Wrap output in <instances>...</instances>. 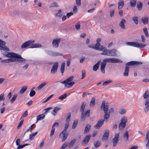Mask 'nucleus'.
I'll use <instances>...</instances> for the list:
<instances>
[{"label":"nucleus","mask_w":149,"mask_h":149,"mask_svg":"<svg viewBox=\"0 0 149 149\" xmlns=\"http://www.w3.org/2000/svg\"><path fill=\"white\" fill-rule=\"evenodd\" d=\"M1 62L3 63H9V58L2 60L1 61Z\"/></svg>","instance_id":"680f3d73"},{"label":"nucleus","mask_w":149,"mask_h":149,"mask_svg":"<svg viewBox=\"0 0 149 149\" xmlns=\"http://www.w3.org/2000/svg\"><path fill=\"white\" fill-rule=\"evenodd\" d=\"M65 65V63L64 62H63L62 64L60 69L61 72L62 74H63L64 72Z\"/></svg>","instance_id":"2f4dec72"},{"label":"nucleus","mask_w":149,"mask_h":149,"mask_svg":"<svg viewBox=\"0 0 149 149\" xmlns=\"http://www.w3.org/2000/svg\"><path fill=\"white\" fill-rule=\"evenodd\" d=\"M109 104L108 103L106 102L104 100L102 101L101 105V109L103 111L104 113V119L103 120L107 121L109 117V113L107 112L108 109Z\"/></svg>","instance_id":"f03ea898"},{"label":"nucleus","mask_w":149,"mask_h":149,"mask_svg":"<svg viewBox=\"0 0 149 149\" xmlns=\"http://www.w3.org/2000/svg\"><path fill=\"white\" fill-rule=\"evenodd\" d=\"M28 115V111H25L24 113H23L22 116L20 118V119H21L22 118L25 117L26 116Z\"/></svg>","instance_id":"bf43d9fd"},{"label":"nucleus","mask_w":149,"mask_h":149,"mask_svg":"<svg viewBox=\"0 0 149 149\" xmlns=\"http://www.w3.org/2000/svg\"><path fill=\"white\" fill-rule=\"evenodd\" d=\"M26 61V60L23 58L19 54L10 52V62H15L23 63Z\"/></svg>","instance_id":"f257e3e1"},{"label":"nucleus","mask_w":149,"mask_h":149,"mask_svg":"<svg viewBox=\"0 0 149 149\" xmlns=\"http://www.w3.org/2000/svg\"><path fill=\"white\" fill-rule=\"evenodd\" d=\"M91 125L89 124H88L86 126L84 130V133H87L88 132L91 128Z\"/></svg>","instance_id":"c85d7f7f"},{"label":"nucleus","mask_w":149,"mask_h":149,"mask_svg":"<svg viewBox=\"0 0 149 149\" xmlns=\"http://www.w3.org/2000/svg\"><path fill=\"white\" fill-rule=\"evenodd\" d=\"M45 52L48 54L52 56L63 55V54L61 53H58L57 52H55L52 51L47 50H46Z\"/></svg>","instance_id":"9d476101"},{"label":"nucleus","mask_w":149,"mask_h":149,"mask_svg":"<svg viewBox=\"0 0 149 149\" xmlns=\"http://www.w3.org/2000/svg\"><path fill=\"white\" fill-rule=\"evenodd\" d=\"M42 47V45L41 44H32L31 47V48H38L40 47Z\"/></svg>","instance_id":"c9c22d12"},{"label":"nucleus","mask_w":149,"mask_h":149,"mask_svg":"<svg viewBox=\"0 0 149 149\" xmlns=\"http://www.w3.org/2000/svg\"><path fill=\"white\" fill-rule=\"evenodd\" d=\"M109 56H116V52L117 51L115 49H109Z\"/></svg>","instance_id":"a211bd4d"},{"label":"nucleus","mask_w":149,"mask_h":149,"mask_svg":"<svg viewBox=\"0 0 149 149\" xmlns=\"http://www.w3.org/2000/svg\"><path fill=\"white\" fill-rule=\"evenodd\" d=\"M58 6V5L55 2H54L51 4L49 6V8H51L53 7H57Z\"/></svg>","instance_id":"49530a36"},{"label":"nucleus","mask_w":149,"mask_h":149,"mask_svg":"<svg viewBox=\"0 0 149 149\" xmlns=\"http://www.w3.org/2000/svg\"><path fill=\"white\" fill-rule=\"evenodd\" d=\"M5 42L0 40V50L4 51H8L9 50V48L5 45Z\"/></svg>","instance_id":"0eeeda50"},{"label":"nucleus","mask_w":149,"mask_h":149,"mask_svg":"<svg viewBox=\"0 0 149 149\" xmlns=\"http://www.w3.org/2000/svg\"><path fill=\"white\" fill-rule=\"evenodd\" d=\"M104 120H99L97 123L96 125L95 126V127L96 129H98L102 126L104 124Z\"/></svg>","instance_id":"6ab92c4d"},{"label":"nucleus","mask_w":149,"mask_h":149,"mask_svg":"<svg viewBox=\"0 0 149 149\" xmlns=\"http://www.w3.org/2000/svg\"><path fill=\"white\" fill-rule=\"evenodd\" d=\"M106 63H104L103 62H102L101 64L100 70L102 72L103 74H104L105 71L104 68L106 65Z\"/></svg>","instance_id":"5701e85b"},{"label":"nucleus","mask_w":149,"mask_h":149,"mask_svg":"<svg viewBox=\"0 0 149 149\" xmlns=\"http://www.w3.org/2000/svg\"><path fill=\"white\" fill-rule=\"evenodd\" d=\"M145 105L146 106V107L144 108V109L145 111L147 113L148 111L149 110V99H148L146 100Z\"/></svg>","instance_id":"aec40b11"},{"label":"nucleus","mask_w":149,"mask_h":149,"mask_svg":"<svg viewBox=\"0 0 149 149\" xmlns=\"http://www.w3.org/2000/svg\"><path fill=\"white\" fill-rule=\"evenodd\" d=\"M109 130H107L104 132L102 137V141H106L108 140L109 136Z\"/></svg>","instance_id":"f3484780"},{"label":"nucleus","mask_w":149,"mask_h":149,"mask_svg":"<svg viewBox=\"0 0 149 149\" xmlns=\"http://www.w3.org/2000/svg\"><path fill=\"white\" fill-rule=\"evenodd\" d=\"M129 67L126 66L125 67V72L123 74L124 76L127 77L128 75V73L129 72Z\"/></svg>","instance_id":"bb28decb"},{"label":"nucleus","mask_w":149,"mask_h":149,"mask_svg":"<svg viewBox=\"0 0 149 149\" xmlns=\"http://www.w3.org/2000/svg\"><path fill=\"white\" fill-rule=\"evenodd\" d=\"M73 76H71L64 81H61V83L64 84L65 86V87L68 88L72 86L75 83L74 81H72L73 80Z\"/></svg>","instance_id":"7ed1b4c3"},{"label":"nucleus","mask_w":149,"mask_h":149,"mask_svg":"<svg viewBox=\"0 0 149 149\" xmlns=\"http://www.w3.org/2000/svg\"><path fill=\"white\" fill-rule=\"evenodd\" d=\"M61 39L60 38L55 39L52 41L53 46L55 48H57L59 45V44L60 42Z\"/></svg>","instance_id":"4468645a"},{"label":"nucleus","mask_w":149,"mask_h":149,"mask_svg":"<svg viewBox=\"0 0 149 149\" xmlns=\"http://www.w3.org/2000/svg\"><path fill=\"white\" fill-rule=\"evenodd\" d=\"M91 137V136L90 135H87L82 141V145L83 146H84L87 144L90 139Z\"/></svg>","instance_id":"dca6fc26"},{"label":"nucleus","mask_w":149,"mask_h":149,"mask_svg":"<svg viewBox=\"0 0 149 149\" xmlns=\"http://www.w3.org/2000/svg\"><path fill=\"white\" fill-rule=\"evenodd\" d=\"M89 47L90 48L95 49L97 50H104V47L101 46L100 43H96L95 46L92 47L91 46L89 45Z\"/></svg>","instance_id":"6e6552de"},{"label":"nucleus","mask_w":149,"mask_h":149,"mask_svg":"<svg viewBox=\"0 0 149 149\" xmlns=\"http://www.w3.org/2000/svg\"><path fill=\"white\" fill-rule=\"evenodd\" d=\"M95 97H93L90 103V106L93 107L95 104Z\"/></svg>","instance_id":"58836bf2"},{"label":"nucleus","mask_w":149,"mask_h":149,"mask_svg":"<svg viewBox=\"0 0 149 149\" xmlns=\"http://www.w3.org/2000/svg\"><path fill=\"white\" fill-rule=\"evenodd\" d=\"M94 145L95 148H97L100 146V143L99 141H95L94 143Z\"/></svg>","instance_id":"3c124183"},{"label":"nucleus","mask_w":149,"mask_h":149,"mask_svg":"<svg viewBox=\"0 0 149 149\" xmlns=\"http://www.w3.org/2000/svg\"><path fill=\"white\" fill-rule=\"evenodd\" d=\"M76 142V140L75 139H73L69 143L68 145V146L69 147H72L75 143Z\"/></svg>","instance_id":"c03bdc74"},{"label":"nucleus","mask_w":149,"mask_h":149,"mask_svg":"<svg viewBox=\"0 0 149 149\" xmlns=\"http://www.w3.org/2000/svg\"><path fill=\"white\" fill-rule=\"evenodd\" d=\"M143 97L144 99L149 98V93L148 90L146 91L144 94Z\"/></svg>","instance_id":"a19ab883"},{"label":"nucleus","mask_w":149,"mask_h":149,"mask_svg":"<svg viewBox=\"0 0 149 149\" xmlns=\"http://www.w3.org/2000/svg\"><path fill=\"white\" fill-rule=\"evenodd\" d=\"M61 109L60 108L57 107H55L53 111L52 112V113L54 115H56L57 114V112L60 110Z\"/></svg>","instance_id":"393cba45"},{"label":"nucleus","mask_w":149,"mask_h":149,"mask_svg":"<svg viewBox=\"0 0 149 149\" xmlns=\"http://www.w3.org/2000/svg\"><path fill=\"white\" fill-rule=\"evenodd\" d=\"M101 51H103V52L101 53V55L109 56V49H106L105 47H104V50H101Z\"/></svg>","instance_id":"a878e982"},{"label":"nucleus","mask_w":149,"mask_h":149,"mask_svg":"<svg viewBox=\"0 0 149 149\" xmlns=\"http://www.w3.org/2000/svg\"><path fill=\"white\" fill-rule=\"evenodd\" d=\"M137 6L139 10H141L142 9V3L141 2H138L137 3Z\"/></svg>","instance_id":"473e14b6"},{"label":"nucleus","mask_w":149,"mask_h":149,"mask_svg":"<svg viewBox=\"0 0 149 149\" xmlns=\"http://www.w3.org/2000/svg\"><path fill=\"white\" fill-rule=\"evenodd\" d=\"M58 67V63L56 62L53 65L51 71V73L52 74H56L57 70Z\"/></svg>","instance_id":"f8f14e48"},{"label":"nucleus","mask_w":149,"mask_h":149,"mask_svg":"<svg viewBox=\"0 0 149 149\" xmlns=\"http://www.w3.org/2000/svg\"><path fill=\"white\" fill-rule=\"evenodd\" d=\"M69 125V123H66L65 125L64 130L63 131H65V132H66V130H67V128H68Z\"/></svg>","instance_id":"e2e57ef3"},{"label":"nucleus","mask_w":149,"mask_h":149,"mask_svg":"<svg viewBox=\"0 0 149 149\" xmlns=\"http://www.w3.org/2000/svg\"><path fill=\"white\" fill-rule=\"evenodd\" d=\"M141 21L144 24H147L148 22V17H144L141 19Z\"/></svg>","instance_id":"cd10ccee"},{"label":"nucleus","mask_w":149,"mask_h":149,"mask_svg":"<svg viewBox=\"0 0 149 149\" xmlns=\"http://www.w3.org/2000/svg\"><path fill=\"white\" fill-rule=\"evenodd\" d=\"M76 29L77 30H79L80 29V24L79 22H78L75 25Z\"/></svg>","instance_id":"4d7b16f0"},{"label":"nucleus","mask_w":149,"mask_h":149,"mask_svg":"<svg viewBox=\"0 0 149 149\" xmlns=\"http://www.w3.org/2000/svg\"><path fill=\"white\" fill-rule=\"evenodd\" d=\"M119 134H120L119 133H117L115 134L114 135V138L112 141L113 143V146L114 147H115L116 146L118 141Z\"/></svg>","instance_id":"1a4fd4ad"},{"label":"nucleus","mask_w":149,"mask_h":149,"mask_svg":"<svg viewBox=\"0 0 149 149\" xmlns=\"http://www.w3.org/2000/svg\"><path fill=\"white\" fill-rule=\"evenodd\" d=\"M130 6L132 7H134L136 3V0H130Z\"/></svg>","instance_id":"7c9ffc66"},{"label":"nucleus","mask_w":149,"mask_h":149,"mask_svg":"<svg viewBox=\"0 0 149 149\" xmlns=\"http://www.w3.org/2000/svg\"><path fill=\"white\" fill-rule=\"evenodd\" d=\"M142 63L141 62L136 61H131L127 63L126 64V65H137L140 64H141Z\"/></svg>","instance_id":"2eb2a0df"},{"label":"nucleus","mask_w":149,"mask_h":149,"mask_svg":"<svg viewBox=\"0 0 149 149\" xmlns=\"http://www.w3.org/2000/svg\"><path fill=\"white\" fill-rule=\"evenodd\" d=\"M146 140H149V131L147 132L145 136ZM145 141H146V140Z\"/></svg>","instance_id":"338daca9"},{"label":"nucleus","mask_w":149,"mask_h":149,"mask_svg":"<svg viewBox=\"0 0 149 149\" xmlns=\"http://www.w3.org/2000/svg\"><path fill=\"white\" fill-rule=\"evenodd\" d=\"M129 132L127 131H125L123 135V138L125 139L126 141H127L129 137Z\"/></svg>","instance_id":"e433bc0d"},{"label":"nucleus","mask_w":149,"mask_h":149,"mask_svg":"<svg viewBox=\"0 0 149 149\" xmlns=\"http://www.w3.org/2000/svg\"><path fill=\"white\" fill-rule=\"evenodd\" d=\"M143 31L146 36L147 37H148L149 35L147 28H143Z\"/></svg>","instance_id":"8fccbe9b"},{"label":"nucleus","mask_w":149,"mask_h":149,"mask_svg":"<svg viewBox=\"0 0 149 149\" xmlns=\"http://www.w3.org/2000/svg\"><path fill=\"white\" fill-rule=\"evenodd\" d=\"M36 94V92L33 90H31L29 93V95L30 97H33Z\"/></svg>","instance_id":"052dcab7"},{"label":"nucleus","mask_w":149,"mask_h":149,"mask_svg":"<svg viewBox=\"0 0 149 149\" xmlns=\"http://www.w3.org/2000/svg\"><path fill=\"white\" fill-rule=\"evenodd\" d=\"M126 112V110L124 109H121L119 110V113L120 114L122 115L125 113Z\"/></svg>","instance_id":"5fc2aeb1"},{"label":"nucleus","mask_w":149,"mask_h":149,"mask_svg":"<svg viewBox=\"0 0 149 149\" xmlns=\"http://www.w3.org/2000/svg\"><path fill=\"white\" fill-rule=\"evenodd\" d=\"M63 13H62V11L61 10H59L56 15L57 16L61 17L63 15Z\"/></svg>","instance_id":"603ef678"},{"label":"nucleus","mask_w":149,"mask_h":149,"mask_svg":"<svg viewBox=\"0 0 149 149\" xmlns=\"http://www.w3.org/2000/svg\"><path fill=\"white\" fill-rule=\"evenodd\" d=\"M126 44L128 45L139 48H144L146 46L145 44L137 42H128L126 43Z\"/></svg>","instance_id":"39448f33"},{"label":"nucleus","mask_w":149,"mask_h":149,"mask_svg":"<svg viewBox=\"0 0 149 149\" xmlns=\"http://www.w3.org/2000/svg\"><path fill=\"white\" fill-rule=\"evenodd\" d=\"M112 81L111 80H108L104 82L102 84L103 85H106L108 84L111 83Z\"/></svg>","instance_id":"0e129e2a"},{"label":"nucleus","mask_w":149,"mask_h":149,"mask_svg":"<svg viewBox=\"0 0 149 149\" xmlns=\"http://www.w3.org/2000/svg\"><path fill=\"white\" fill-rule=\"evenodd\" d=\"M118 8L120 9L123 8L124 5V1L123 0H120L118 1Z\"/></svg>","instance_id":"4be33fe9"},{"label":"nucleus","mask_w":149,"mask_h":149,"mask_svg":"<svg viewBox=\"0 0 149 149\" xmlns=\"http://www.w3.org/2000/svg\"><path fill=\"white\" fill-rule=\"evenodd\" d=\"M76 3L77 6H79L81 5V0H76Z\"/></svg>","instance_id":"774afa93"},{"label":"nucleus","mask_w":149,"mask_h":149,"mask_svg":"<svg viewBox=\"0 0 149 149\" xmlns=\"http://www.w3.org/2000/svg\"><path fill=\"white\" fill-rule=\"evenodd\" d=\"M68 136V134L66 133V132L65 131H63L59 135V136L61 138H62V142L64 141L66 139Z\"/></svg>","instance_id":"ddd939ff"},{"label":"nucleus","mask_w":149,"mask_h":149,"mask_svg":"<svg viewBox=\"0 0 149 149\" xmlns=\"http://www.w3.org/2000/svg\"><path fill=\"white\" fill-rule=\"evenodd\" d=\"M17 96V95H15L10 100V102L13 103L16 100Z\"/></svg>","instance_id":"de8ad7c7"},{"label":"nucleus","mask_w":149,"mask_h":149,"mask_svg":"<svg viewBox=\"0 0 149 149\" xmlns=\"http://www.w3.org/2000/svg\"><path fill=\"white\" fill-rule=\"evenodd\" d=\"M90 110H88L86 111H84L81 112V120L83 121L85 120L86 118L87 117H88L90 116Z\"/></svg>","instance_id":"423d86ee"},{"label":"nucleus","mask_w":149,"mask_h":149,"mask_svg":"<svg viewBox=\"0 0 149 149\" xmlns=\"http://www.w3.org/2000/svg\"><path fill=\"white\" fill-rule=\"evenodd\" d=\"M27 88V87L26 86L22 87L19 91V93L21 94H23L26 90Z\"/></svg>","instance_id":"37998d69"},{"label":"nucleus","mask_w":149,"mask_h":149,"mask_svg":"<svg viewBox=\"0 0 149 149\" xmlns=\"http://www.w3.org/2000/svg\"><path fill=\"white\" fill-rule=\"evenodd\" d=\"M78 122V121L77 120H75L74 121L72 127V129H74L75 128Z\"/></svg>","instance_id":"864d4df0"},{"label":"nucleus","mask_w":149,"mask_h":149,"mask_svg":"<svg viewBox=\"0 0 149 149\" xmlns=\"http://www.w3.org/2000/svg\"><path fill=\"white\" fill-rule=\"evenodd\" d=\"M34 42V40H31L26 41L21 45V48L22 49L26 48L32 45Z\"/></svg>","instance_id":"9b49d317"},{"label":"nucleus","mask_w":149,"mask_h":149,"mask_svg":"<svg viewBox=\"0 0 149 149\" xmlns=\"http://www.w3.org/2000/svg\"><path fill=\"white\" fill-rule=\"evenodd\" d=\"M126 125V124L125 123H123L121 122L119 126L118 127L119 129L121 130L123 129L125 126Z\"/></svg>","instance_id":"ea45409f"},{"label":"nucleus","mask_w":149,"mask_h":149,"mask_svg":"<svg viewBox=\"0 0 149 149\" xmlns=\"http://www.w3.org/2000/svg\"><path fill=\"white\" fill-rule=\"evenodd\" d=\"M45 117V115L43 114L37 116V122L39 120H42Z\"/></svg>","instance_id":"f704fd0d"},{"label":"nucleus","mask_w":149,"mask_h":149,"mask_svg":"<svg viewBox=\"0 0 149 149\" xmlns=\"http://www.w3.org/2000/svg\"><path fill=\"white\" fill-rule=\"evenodd\" d=\"M102 62L105 63H122V62L119 59L113 58H104Z\"/></svg>","instance_id":"20e7f679"},{"label":"nucleus","mask_w":149,"mask_h":149,"mask_svg":"<svg viewBox=\"0 0 149 149\" xmlns=\"http://www.w3.org/2000/svg\"><path fill=\"white\" fill-rule=\"evenodd\" d=\"M126 22V20L124 19H122L119 24V25L122 29H124L125 27V24Z\"/></svg>","instance_id":"b1692460"},{"label":"nucleus","mask_w":149,"mask_h":149,"mask_svg":"<svg viewBox=\"0 0 149 149\" xmlns=\"http://www.w3.org/2000/svg\"><path fill=\"white\" fill-rule=\"evenodd\" d=\"M100 63V61L98 62L97 63L95 64L93 67V70L94 71H96L98 69Z\"/></svg>","instance_id":"c756f323"},{"label":"nucleus","mask_w":149,"mask_h":149,"mask_svg":"<svg viewBox=\"0 0 149 149\" xmlns=\"http://www.w3.org/2000/svg\"><path fill=\"white\" fill-rule=\"evenodd\" d=\"M68 116L67 117L66 120V123H69V122L70 120L71 115L70 113H68Z\"/></svg>","instance_id":"6e6d98bb"},{"label":"nucleus","mask_w":149,"mask_h":149,"mask_svg":"<svg viewBox=\"0 0 149 149\" xmlns=\"http://www.w3.org/2000/svg\"><path fill=\"white\" fill-rule=\"evenodd\" d=\"M47 84V82L46 81L43 82L42 83L38 86L36 89L37 91H39L41 90L43 87L45 86Z\"/></svg>","instance_id":"412c9836"},{"label":"nucleus","mask_w":149,"mask_h":149,"mask_svg":"<svg viewBox=\"0 0 149 149\" xmlns=\"http://www.w3.org/2000/svg\"><path fill=\"white\" fill-rule=\"evenodd\" d=\"M67 97V95L65 93L61 95L60 97H59L58 98V99L60 100H63L65 99Z\"/></svg>","instance_id":"09e8293b"},{"label":"nucleus","mask_w":149,"mask_h":149,"mask_svg":"<svg viewBox=\"0 0 149 149\" xmlns=\"http://www.w3.org/2000/svg\"><path fill=\"white\" fill-rule=\"evenodd\" d=\"M86 103L85 102H83L80 107V111L81 112H84V110L85 108Z\"/></svg>","instance_id":"72a5a7b5"},{"label":"nucleus","mask_w":149,"mask_h":149,"mask_svg":"<svg viewBox=\"0 0 149 149\" xmlns=\"http://www.w3.org/2000/svg\"><path fill=\"white\" fill-rule=\"evenodd\" d=\"M132 20L135 24L137 25L138 24V17L137 16H135L132 17Z\"/></svg>","instance_id":"79ce46f5"},{"label":"nucleus","mask_w":149,"mask_h":149,"mask_svg":"<svg viewBox=\"0 0 149 149\" xmlns=\"http://www.w3.org/2000/svg\"><path fill=\"white\" fill-rule=\"evenodd\" d=\"M37 133L38 132H36L31 134L29 135V139L31 140H32L34 139V136L37 134Z\"/></svg>","instance_id":"4c0bfd02"},{"label":"nucleus","mask_w":149,"mask_h":149,"mask_svg":"<svg viewBox=\"0 0 149 149\" xmlns=\"http://www.w3.org/2000/svg\"><path fill=\"white\" fill-rule=\"evenodd\" d=\"M82 77L81 79H84L86 77V71L85 70H82L81 71Z\"/></svg>","instance_id":"13d9d810"},{"label":"nucleus","mask_w":149,"mask_h":149,"mask_svg":"<svg viewBox=\"0 0 149 149\" xmlns=\"http://www.w3.org/2000/svg\"><path fill=\"white\" fill-rule=\"evenodd\" d=\"M24 122V120H22L20 122L19 124L18 125L17 127V129H19L22 125Z\"/></svg>","instance_id":"69168bd1"},{"label":"nucleus","mask_w":149,"mask_h":149,"mask_svg":"<svg viewBox=\"0 0 149 149\" xmlns=\"http://www.w3.org/2000/svg\"><path fill=\"white\" fill-rule=\"evenodd\" d=\"M127 121V118L125 116H123L121 119V122L126 124Z\"/></svg>","instance_id":"a18cd8bd"}]
</instances>
